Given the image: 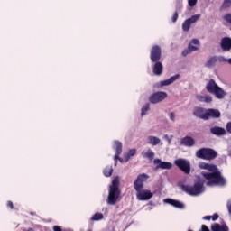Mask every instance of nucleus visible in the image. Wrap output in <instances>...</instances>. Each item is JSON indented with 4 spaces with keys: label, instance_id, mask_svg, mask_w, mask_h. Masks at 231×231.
Here are the masks:
<instances>
[{
    "label": "nucleus",
    "instance_id": "obj_1",
    "mask_svg": "<svg viewBox=\"0 0 231 231\" xmlns=\"http://www.w3.org/2000/svg\"><path fill=\"white\" fill-rule=\"evenodd\" d=\"M200 167L205 171H209V172L201 173L203 178L208 180L206 183L208 187H226V179L223 177L221 171H219V169L217 168V165L202 162Z\"/></svg>",
    "mask_w": 231,
    "mask_h": 231
},
{
    "label": "nucleus",
    "instance_id": "obj_2",
    "mask_svg": "<svg viewBox=\"0 0 231 231\" xmlns=\"http://www.w3.org/2000/svg\"><path fill=\"white\" fill-rule=\"evenodd\" d=\"M181 189L183 192H186L189 196H199V194L205 192V180L199 177L193 186L182 185Z\"/></svg>",
    "mask_w": 231,
    "mask_h": 231
},
{
    "label": "nucleus",
    "instance_id": "obj_3",
    "mask_svg": "<svg viewBox=\"0 0 231 231\" xmlns=\"http://www.w3.org/2000/svg\"><path fill=\"white\" fill-rule=\"evenodd\" d=\"M120 180H118V177H116L112 180V185L110 186L108 197L106 199V203L108 205H116V202L118 201V198H120Z\"/></svg>",
    "mask_w": 231,
    "mask_h": 231
},
{
    "label": "nucleus",
    "instance_id": "obj_4",
    "mask_svg": "<svg viewBox=\"0 0 231 231\" xmlns=\"http://www.w3.org/2000/svg\"><path fill=\"white\" fill-rule=\"evenodd\" d=\"M196 156L200 160H216L217 158V152L212 148H201L197 151Z\"/></svg>",
    "mask_w": 231,
    "mask_h": 231
},
{
    "label": "nucleus",
    "instance_id": "obj_5",
    "mask_svg": "<svg viewBox=\"0 0 231 231\" xmlns=\"http://www.w3.org/2000/svg\"><path fill=\"white\" fill-rule=\"evenodd\" d=\"M174 164L184 174H190V162L185 159H177Z\"/></svg>",
    "mask_w": 231,
    "mask_h": 231
},
{
    "label": "nucleus",
    "instance_id": "obj_6",
    "mask_svg": "<svg viewBox=\"0 0 231 231\" xmlns=\"http://www.w3.org/2000/svg\"><path fill=\"white\" fill-rule=\"evenodd\" d=\"M162 59V47L153 45L150 51V60L152 62H158Z\"/></svg>",
    "mask_w": 231,
    "mask_h": 231
},
{
    "label": "nucleus",
    "instance_id": "obj_7",
    "mask_svg": "<svg viewBox=\"0 0 231 231\" xmlns=\"http://www.w3.org/2000/svg\"><path fill=\"white\" fill-rule=\"evenodd\" d=\"M147 180H149V175L145 173L139 174L134 182V190H140L141 189H143V183H145Z\"/></svg>",
    "mask_w": 231,
    "mask_h": 231
},
{
    "label": "nucleus",
    "instance_id": "obj_8",
    "mask_svg": "<svg viewBox=\"0 0 231 231\" xmlns=\"http://www.w3.org/2000/svg\"><path fill=\"white\" fill-rule=\"evenodd\" d=\"M135 192L139 201H149V199L152 198V192H151V190H143V189H141L140 190H135Z\"/></svg>",
    "mask_w": 231,
    "mask_h": 231
},
{
    "label": "nucleus",
    "instance_id": "obj_9",
    "mask_svg": "<svg viewBox=\"0 0 231 231\" xmlns=\"http://www.w3.org/2000/svg\"><path fill=\"white\" fill-rule=\"evenodd\" d=\"M165 98H167V92H155L150 97L149 102L151 104H158L165 100Z\"/></svg>",
    "mask_w": 231,
    "mask_h": 231
},
{
    "label": "nucleus",
    "instance_id": "obj_10",
    "mask_svg": "<svg viewBox=\"0 0 231 231\" xmlns=\"http://www.w3.org/2000/svg\"><path fill=\"white\" fill-rule=\"evenodd\" d=\"M114 149L116 151V155L114 157L115 160V165L121 162V163H124V159L120 158V155L122 154V143L120 141H115Z\"/></svg>",
    "mask_w": 231,
    "mask_h": 231
},
{
    "label": "nucleus",
    "instance_id": "obj_11",
    "mask_svg": "<svg viewBox=\"0 0 231 231\" xmlns=\"http://www.w3.org/2000/svg\"><path fill=\"white\" fill-rule=\"evenodd\" d=\"M192 44L199 45V40L193 39L188 46V49L182 51V57H187L189 53H192V51H198V47H192Z\"/></svg>",
    "mask_w": 231,
    "mask_h": 231
},
{
    "label": "nucleus",
    "instance_id": "obj_12",
    "mask_svg": "<svg viewBox=\"0 0 231 231\" xmlns=\"http://www.w3.org/2000/svg\"><path fill=\"white\" fill-rule=\"evenodd\" d=\"M210 118H221V112L217 109L208 108L206 110V120Z\"/></svg>",
    "mask_w": 231,
    "mask_h": 231
},
{
    "label": "nucleus",
    "instance_id": "obj_13",
    "mask_svg": "<svg viewBox=\"0 0 231 231\" xmlns=\"http://www.w3.org/2000/svg\"><path fill=\"white\" fill-rule=\"evenodd\" d=\"M193 115L197 118H200L201 120H207V109L203 107L197 106L193 110Z\"/></svg>",
    "mask_w": 231,
    "mask_h": 231
},
{
    "label": "nucleus",
    "instance_id": "obj_14",
    "mask_svg": "<svg viewBox=\"0 0 231 231\" xmlns=\"http://www.w3.org/2000/svg\"><path fill=\"white\" fill-rule=\"evenodd\" d=\"M153 163L154 165H157L156 169H163V170L172 169V163L168 162H162L161 159H154Z\"/></svg>",
    "mask_w": 231,
    "mask_h": 231
},
{
    "label": "nucleus",
    "instance_id": "obj_15",
    "mask_svg": "<svg viewBox=\"0 0 231 231\" xmlns=\"http://www.w3.org/2000/svg\"><path fill=\"white\" fill-rule=\"evenodd\" d=\"M220 46L223 51H230L231 50V38L230 37H224L221 39Z\"/></svg>",
    "mask_w": 231,
    "mask_h": 231
},
{
    "label": "nucleus",
    "instance_id": "obj_16",
    "mask_svg": "<svg viewBox=\"0 0 231 231\" xmlns=\"http://www.w3.org/2000/svg\"><path fill=\"white\" fill-rule=\"evenodd\" d=\"M180 145L185 147H194L196 145V141L191 136H185L180 140Z\"/></svg>",
    "mask_w": 231,
    "mask_h": 231
},
{
    "label": "nucleus",
    "instance_id": "obj_17",
    "mask_svg": "<svg viewBox=\"0 0 231 231\" xmlns=\"http://www.w3.org/2000/svg\"><path fill=\"white\" fill-rule=\"evenodd\" d=\"M154 65L152 67L153 74H155L157 77H160L163 73V64L162 61H153Z\"/></svg>",
    "mask_w": 231,
    "mask_h": 231
},
{
    "label": "nucleus",
    "instance_id": "obj_18",
    "mask_svg": "<svg viewBox=\"0 0 231 231\" xmlns=\"http://www.w3.org/2000/svg\"><path fill=\"white\" fill-rule=\"evenodd\" d=\"M164 203H168V205H171V207H174L175 208H185V205L176 199H164Z\"/></svg>",
    "mask_w": 231,
    "mask_h": 231
},
{
    "label": "nucleus",
    "instance_id": "obj_19",
    "mask_svg": "<svg viewBox=\"0 0 231 231\" xmlns=\"http://www.w3.org/2000/svg\"><path fill=\"white\" fill-rule=\"evenodd\" d=\"M218 87L219 86L217 85V83H216V80L209 79V81L206 85V89L208 93H211L212 95Z\"/></svg>",
    "mask_w": 231,
    "mask_h": 231
},
{
    "label": "nucleus",
    "instance_id": "obj_20",
    "mask_svg": "<svg viewBox=\"0 0 231 231\" xmlns=\"http://www.w3.org/2000/svg\"><path fill=\"white\" fill-rule=\"evenodd\" d=\"M210 133L215 134V136H223L226 134V130L223 127L214 126L210 128Z\"/></svg>",
    "mask_w": 231,
    "mask_h": 231
},
{
    "label": "nucleus",
    "instance_id": "obj_21",
    "mask_svg": "<svg viewBox=\"0 0 231 231\" xmlns=\"http://www.w3.org/2000/svg\"><path fill=\"white\" fill-rule=\"evenodd\" d=\"M211 230L212 231H229L228 226H226V224H217L215 223L213 225H211Z\"/></svg>",
    "mask_w": 231,
    "mask_h": 231
},
{
    "label": "nucleus",
    "instance_id": "obj_22",
    "mask_svg": "<svg viewBox=\"0 0 231 231\" xmlns=\"http://www.w3.org/2000/svg\"><path fill=\"white\" fill-rule=\"evenodd\" d=\"M212 95H215L217 98L219 100L225 98L226 97V92L221 87H218L217 88L215 89V91L212 93Z\"/></svg>",
    "mask_w": 231,
    "mask_h": 231
},
{
    "label": "nucleus",
    "instance_id": "obj_23",
    "mask_svg": "<svg viewBox=\"0 0 231 231\" xmlns=\"http://www.w3.org/2000/svg\"><path fill=\"white\" fill-rule=\"evenodd\" d=\"M178 79H180V74H176L171 77L169 79L161 81V86H171V84H173V82H176Z\"/></svg>",
    "mask_w": 231,
    "mask_h": 231
},
{
    "label": "nucleus",
    "instance_id": "obj_24",
    "mask_svg": "<svg viewBox=\"0 0 231 231\" xmlns=\"http://www.w3.org/2000/svg\"><path fill=\"white\" fill-rule=\"evenodd\" d=\"M196 98L199 102H205L206 104H210V102H212V97L210 96L197 95Z\"/></svg>",
    "mask_w": 231,
    "mask_h": 231
},
{
    "label": "nucleus",
    "instance_id": "obj_25",
    "mask_svg": "<svg viewBox=\"0 0 231 231\" xmlns=\"http://www.w3.org/2000/svg\"><path fill=\"white\" fill-rule=\"evenodd\" d=\"M217 62V56H212L206 62L205 66H206V68H214V66H216Z\"/></svg>",
    "mask_w": 231,
    "mask_h": 231
},
{
    "label": "nucleus",
    "instance_id": "obj_26",
    "mask_svg": "<svg viewBox=\"0 0 231 231\" xmlns=\"http://www.w3.org/2000/svg\"><path fill=\"white\" fill-rule=\"evenodd\" d=\"M142 156H143V158H147V160H150V162H152V160H154V152H152L151 149H148L146 152H142Z\"/></svg>",
    "mask_w": 231,
    "mask_h": 231
},
{
    "label": "nucleus",
    "instance_id": "obj_27",
    "mask_svg": "<svg viewBox=\"0 0 231 231\" xmlns=\"http://www.w3.org/2000/svg\"><path fill=\"white\" fill-rule=\"evenodd\" d=\"M148 142L149 143H151V145H158L160 144V138L156 137V136H149L148 137Z\"/></svg>",
    "mask_w": 231,
    "mask_h": 231
},
{
    "label": "nucleus",
    "instance_id": "obj_28",
    "mask_svg": "<svg viewBox=\"0 0 231 231\" xmlns=\"http://www.w3.org/2000/svg\"><path fill=\"white\" fill-rule=\"evenodd\" d=\"M103 174L104 176H106V178H109L110 176L113 175V166H107L104 169L103 171Z\"/></svg>",
    "mask_w": 231,
    "mask_h": 231
},
{
    "label": "nucleus",
    "instance_id": "obj_29",
    "mask_svg": "<svg viewBox=\"0 0 231 231\" xmlns=\"http://www.w3.org/2000/svg\"><path fill=\"white\" fill-rule=\"evenodd\" d=\"M192 23L187 19L183 23H182V30L183 32H189L190 30V25Z\"/></svg>",
    "mask_w": 231,
    "mask_h": 231
},
{
    "label": "nucleus",
    "instance_id": "obj_30",
    "mask_svg": "<svg viewBox=\"0 0 231 231\" xmlns=\"http://www.w3.org/2000/svg\"><path fill=\"white\" fill-rule=\"evenodd\" d=\"M101 219H104V214H102V213H96L91 217V221H101Z\"/></svg>",
    "mask_w": 231,
    "mask_h": 231
},
{
    "label": "nucleus",
    "instance_id": "obj_31",
    "mask_svg": "<svg viewBox=\"0 0 231 231\" xmlns=\"http://www.w3.org/2000/svg\"><path fill=\"white\" fill-rule=\"evenodd\" d=\"M201 14H195L192 15L190 18H188L189 22L192 24L194 23H197L199 19H200Z\"/></svg>",
    "mask_w": 231,
    "mask_h": 231
},
{
    "label": "nucleus",
    "instance_id": "obj_32",
    "mask_svg": "<svg viewBox=\"0 0 231 231\" xmlns=\"http://www.w3.org/2000/svg\"><path fill=\"white\" fill-rule=\"evenodd\" d=\"M149 104H146L143 106L142 108V113H141V116H145V115H147V111H149Z\"/></svg>",
    "mask_w": 231,
    "mask_h": 231
},
{
    "label": "nucleus",
    "instance_id": "obj_33",
    "mask_svg": "<svg viewBox=\"0 0 231 231\" xmlns=\"http://www.w3.org/2000/svg\"><path fill=\"white\" fill-rule=\"evenodd\" d=\"M231 6V0H224L221 8H230Z\"/></svg>",
    "mask_w": 231,
    "mask_h": 231
},
{
    "label": "nucleus",
    "instance_id": "obj_34",
    "mask_svg": "<svg viewBox=\"0 0 231 231\" xmlns=\"http://www.w3.org/2000/svg\"><path fill=\"white\" fill-rule=\"evenodd\" d=\"M198 4V0H188V5L189 6H190L191 8L196 6V5Z\"/></svg>",
    "mask_w": 231,
    "mask_h": 231
},
{
    "label": "nucleus",
    "instance_id": "obj_35",
    "mask_svg": "<svg viewBox=\"0 0 231 231\" xmlns=\"http://www.w3.org/2000/svg\"><path fill=\"white\" fill-rule=\"evenodd\" d=\"M131 155H129V153L127 152V153H125L124 154V159H123V162H125V163H126V162H129V160H131Z\"/></svg>",
    "mask_w": 231,
    "mask_h": 231
},
{
    "label": "nucleus",
    "instance_id": "obj_36",
    "mask_svg": "<svg viewBox=\"0 0 231 231\" xmlns=\"http://www.w3.org/2000/svg\"><path fill=\"white\" fill-rule=\"evenodd\" d=\"M225 21H226V23H229V24H231V14H227L224 16Z\"/></svg>",
    "mask_w": 231,
    "mask_h": 231
},
{
    "label": "nucleus",
    "instance_id": "obj_37",
    "mask_svg": "<svg viewBox=\"0 0 231 231\" xmlns=\"http://www.w3.org/2000/svg\"><path fill=\"white\" fill-rule=\"evenodd\" d=\"M128 153H129V156L131 157L134 156L136 154V149L129 150Z\"/></svg>",
    "mask_w": 231,
    "mask_h": 231
},
{
    "label": "nucleus",
    "instance_id": "obj_38",
    "mask_svg": "<svg viewBox=\"0 0 231 231\" xmlns=\"http://www.w3.org/2000/svg\"><path fill=\"white\" fill-rule=\"evenodd\" d=\"M178 17H179L178 12H175L172 16V23H176V21H178Z\"/></svg>",
    "mask_w": 231,
    "mask_h": 231
},
{
    "label": "nucleus",
    "instance_id": "obj_39",
    "mask_svg": "<svg viewBox=\"0 0 231 231\" xmlns=\"http://www.w3.org/2000/svg\"><path fill=\"white\" fill-rule=\"evenodd\" d=\"M212 221H217V219H219V215L217 213H215L212 217H211Z\"/></svg>",
    "mask_w": 231,
    "mask_h": 231
},
{
    "label": "nucleus",
    "instance_id": "obj_40",
    "mask_svg": "<svg viewBox=\"0 0 231 231\" xmlns=\"http://www.w3.org/2000/svg\"><path fill=\"white\" fill-rule=\"evenodd\" d=\"M170 120H171V122H174L176 120V116L174 115V112H171L170 114Z\"/></svg>",
    "mask_w": 231,
    "mask_h": 231
},
{
    "label": "nucleus",
    "instance_id": "obj_41",
    "mask_svg": "<svg viewBox=\"0 0 231 231\" xmlns=\"http://www.w3.org/2000/svg\"><path fill=\"white\" fill-rule=\"evenodd\" d=\"M7 207L11 208V210H14V202L11 200L7 201Z\"/></svg>",
    "mask_w": 231,
    "mask_h": 231
},
{
    "label": "nucleus",
    "instance_id": "obj_42",
    "mask_svg": "<svg viewBox=\"0 0 231 231\" xmlns=\"http://www.w3.org/2000/svg\"><path fill=\"white\" fill-rule=\"evenodd\" d=\"M226 131H227V133H230V134H231V122H228L226 124Z\"/></svg>",
    "mask_w": 231,
    "mask_h": 231
},
{
    "label": "nucleus",
    "instance_id": "obj_43",
    "mask_svg": "<svg viewBox=\"0 0 231 231\" xmlns=\"http://www.w3.org/2000/svg\"><path fill=\"white\" fill-rule=\"evenodd\" d=\"M52 230L53 231H62V228L60 227V226H54L52 227Z\"/></svg>",
    "mask_w": 231,
    "mask_h": 231
},
{
    "label": "nucleus",
    "instance_id": "obj_44",
    "mask_svg": "<svg viewBox=\"0 0 231 231\" xmlns=\"http://www.w3.org/2000/svg\"><path fill=\"white\" fill-rule=\"evenodd\" d=\"M203 219L205 221H210V219H212V216H205V217H203Z\"/></svg>",
    "mask_w": 231,
    "mask_h": 231
},
{
    "label": "nucleus",
    "instance_id": "obj_45",
    "mask_svg": "<svg viewBox=\"0 0 231 231\" xmlns=\"http://www.w3.org/2000/svg\"><path fill=\"white\" fill-rule=\"evenodd\" d=\"M193 48H198V50L199 49V45L198 44H192Z\"/></svg>",
    "mask_w": 231,
    "mask_h": 231
},
{
    "label": "nucleus",
    "instance_id": "obj_46",
    "mask_svg": "<svg viewBox=\"0 0 231 231\" xmlns=\"http://www.w3.org/2000/svg\"><path fill=\"white\" fill-rule=\"evenodd\" d=\"M164 138H165L166 140H168V142L171 143V139H169V135L165 134V135H164Z\"/></svg>",
    "mask_w": 231,
    "mask_h": 231
},
{
    "label": "nucleus",
    "instance_id": "obj_47",
    "mask_svg": "<svg viewBox=\"0 0 231 231\" xmlns=\"http://www.w3.org/2000/svg\"><path fill=\"white\" fill-rule=\"evenodd\" d=\"M229 64H231V58L228 60Z\"/></svg>",
    "mask_w": 231,
    "mask_h": 231
}]
</instances>
